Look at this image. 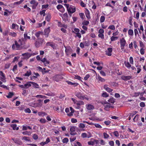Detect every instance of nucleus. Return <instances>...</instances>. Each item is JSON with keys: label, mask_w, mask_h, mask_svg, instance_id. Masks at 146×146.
<instances>
[{"label": "nucleus", "mask_w": 146, "mask_h": 146, "mask_svg": "<svg viewBox=\"0 0 146 146\" xmlns=\"http://www.w3.org/2000/svg\"><path fill=\"white\" fill-rule=\"evenodd\" d=\"M71 121L72 123H76L77 122V119L75 118H72L71 119Z\"/></svg>", "instance_id": "obj_64"}, {"label": "nucleus", "mask_w": 146, "mask_h": 146, "mask_svg": "<svg viewBox=\"0 0 146 146\" xmlns=\"http://www.w3.org/2000/svg\"><path fill=\"white\" fill-rule=\"evenodd\" d=\"M105 20V17L104 16H102L101 17L100 19V21L101 23H103V22Z\"/></svg>", "instance_id": "obj_39"}, {"label": "nucleus", "mask_w": 146, "mask_h": 146, "mask_svg": "<svg viewBox=\"0 0 146 146\" xmlns=\"http://www.w3.org/2000/svg\"><path fill=\"white\" fill-rule=\"evenodd\" d=\"M89 23L88 21H84L83 22H82V24L84 25H88Z\"/></svg>", "instance_id": "obj_57"}, {"label": "nucleus", "mask_w": 146, "mask_h": 146, "mask_svg": "<svg viewBox=\"0 0 146 146\" xmlns=\"http://www.w3.org/2000/svg\"><path fill=\"white\" fill-rule=\"evenodd\" d=\"M63 20L65 21L68 20V16L67 13H65L62 17Z\"/></svg>", "instance_id": "obj_14"}, {"label": "nucleus", "mask_w": 146, "mask_h": 146, "mask_svg": "<svg viewBox=\"0 0 146 146\" xmlns=\"http://www.w3.org/2000/svg\"><path fill=\"white\" fill-rule=\"evenodd\" d=\"M58 26L61 27V28H64L65 29H66L67 27V25L62 24L61 23L59 22H58Z\"/></svg>", "instance_id": "obj_15"}, {"label": "nucleus", "mask_w": 146, "mask_h": 146, "mask_svg": "<svg viewBox=\"0 0 146 146\" xmlns=\"http://www.w3.org/2000/svg\"><path fill=\"white\" fill-rule=\"evenodd\" d=\"M120 47L121 49L122 50L124 48V47L126 44V42L124 38L120 40Z\"/></svg>", "instance_id": "obj_5"}, {"label": "nucleus", "mask_w": 146, "mask_h": 146, "mask_svg": "<svg viewBox=\"0 0 146 146\" xmlns=\"http://www.w3.org/2000/svg\"><path fill=\"white\" fill-rule=\"evenodd\" d=\"M64 5L66 7L68 12L73 13L75 12L76 8L75 7L66 4H64Z\"/></svg>", "instance_id": "obj_3"}, {"label": "nucleus", "mask_w": 146, "mask_h": 146, "mask_svg": "<svg viewBox=\"0 0 146 146\" xmlns=\"http://www.w3.org/2000/svg\"><path fill=\"white\" fill-rule=\"evenodd\" d=\"M98 36L102 39L104 38V35L103 34H99L98 35Z\"/></svg>", "instance_id": "obj_56"}, {"label": "nucleus", "mask_w": 146, "mask_h": 146, "mask_svg": "<svg viewBox=\"0 0 146 146\" xmlns=\"http://www.w3.org/2000/svg\"><path fill=\"white\" fill-rule=\"evenodd\" d=\"M30 3L33 5L32 6V8L33 9L36 8L38 4V2L36 1L35 0H32L30 2Z\"/></svg>", "instance_id": "obj_9"}, {"label": "nucleus", "mask_w": 146, "mask_h": 146, "mask_svg": "<svg viewBox=\"0 0 146 146\" xmlns=\"http://www.w3.org/2000/svg\"><path fill=\"white\" fill-rule=\"evenodd\" d=\"M11 127L13 128L14 130L16 129L18 130L19 129V127H17V125L16 124H13L11 125Z\"/></svg>", "instance_id": "obj_28"}, {"label": "nucleus", "mask_w": 146, "mask_h": 146, "mask_svg": "<svg viewBox=\"0 0 146 146\" xmlns=\"http://www.w3.org/2000/svg\"><path fill=\"white\" fill-rule=\"evenodd\" d=\"M28 129H29L31 130L32 129V128L30 126H23V129H22L23 130H26Z\"/></svg>", "instance_id": "obj_30"}, {"label": "nucleus", "mask_w": 146, "mask_h": 146, "mask_svg": "<svg viewBox=\"0 0 146 146\" xmlns=\"http://www.w3.org/2000/svg\"><path fill=\"white\" fill-rule=\"evenodd\" d=\"M113 134L115 136L117 137H118L119 135V133L117 131H114L113 132Z\"/></svg>", "instance_id": "obj_58"}, {"label": "nucleus", "mask_w": 146, "mask_h": 146, "mask_svg": "<svg viewBox=\"0 0 146 146\" xmlns=\"http://www.w3.org/2000/svg\"><path fill=\"white\" fill-rule=\"evenodd\" d=\"M23 140H25L26 141H30L29 138L28 137L24 136L23 137L22 139Z\"/></svg>", "instance_id": "obj_32"}, {"label": "nucleus", "mask_w": 146, "mask_h": 146, "mask_svg": "<svg viewBox=\"0 0 146 146\" xmlns=\"http://www.w3.org/2000/svg\"><path fill=\"white\" fill-rule=\"evenodd\" d=\"M86 108L88 110L91 111L93 110L94 109V108L93 105L90 104H88L86 105Z\"/></svg>", "instance_id": "obj_7"}, {"label": "nucleus", "mask_w": 146, "mask_h": 146, "mask_svg": "<svg viewBox=\"0 0 146 146\" xmlns=\"http://www.w3.org/2000/svg\"><path fill=\"white\" fill-rule=\"evenodd\" d=\"M118 38V37H117L116 36H112L111 37V41H114L116 40H117Z\"/></svg>", "instance_id": "obj_37"}, {"label": "nucleus", "mask_w": 146, "mask_h": 146, "mask_svg": "<svg viewBox=\"0 0 146 146\" xmlns=\"http://www.w3.org/2000/svg\"><path fill=\"white\" fill-rule=\"evenodd\" d=\"M39 41V40H38V39H37V40L35 42V45L37 47H39L41 44V43Z\"/></svg>", "instance_id": "obj_21"}, {"label": "nucleus", "mask_w": 146, "mask_h": 146, "mask_svg": "<svg viewBox=\"0 0 146 146\" xmlns=\"http://www.w3.org/2000/svg\"><path fill=\"white\" fill-rule=\"evenodd\" d=\"M22 133L24 135H30L31 134L30 132H28L27 131H24L22 132Z\"/></svg>", "instance_id": "obj_48"}, {"label": "nucleus", "mask_w": 146, "mask_h": 146, "mask_svg": "<svg viewBox=\"0 0 146 146\" xmlns=\"http://www.w3.org/2000/svg\"><path fill=\"white\" fill-rule=\"evenodd\" d=\"M112 52V48H108L106 51V54L108 56H110L111 55V53Z\"/></svg>", "instance_id": "obj_8"}, {"label": "nucleus", "mask_w": 146, "mask_h": 146, "mask_svg": "<svg viewBox=\"0 0 146 146\" xmlns=\"http://www.w3.org/2000/svg\"><path fill=\"white\" fill-rule=\"evenodd\" d=\"M51 19V15L49 14H47L45 17V20L47 21H49Z\"/></svg>", "instance_id": "obj_23"}, {"label": "nucleus", "mask_w": 146, "mask_h": 146, "mask_svg": "<svg viewBox=\"0 0 146 146\" xmlns=\"http://www.w3.org/2000/svg\"><path fill=\"white\" fill-rule=\"evenodd\" d=\"M71 99L73 102L74 104L76 105V106H75V108L77 109H80V106L84 104V102L82 101H77L73 98H72Z\"/></svg>", "instance_id": "obj_2"}, {"label": "nucleus", "mask_w": 146, "mask_h": 146, "mask_svg": "<svg viewBox=\"0 0 146 146\" xmlns=\"http://www.w3.org/2000/svg\"><path fill=\"white\" fill-rule=\"evenodd\" d=\"M41 61L43 62L45 65L48 64L49 63V61L46 60V59L45 58H44L42 59L41 60Z\"/></svg>", "instance_id": "obj_19"}, {"label": "nucleus", "mask_w": 146, "mask_h": 146, "mask_svg": "<svg viewBox=\"0 0 146 146\" xmlns=\"http://www.w3.org/2000/svg\"><path fill=\"white\" fill-rule=\"evenodd\" d=\"M98 79L99 81L102 82H104L105 81V80L104 78H102L99 75L98 76Z\"/></svg>", "instance_id": "obj_31"}, {"label": "nucleus", "mask_w": 146, "mask_h": 146, "mask_svg": "<svg viewBox=\"0 0 146 146\" xmlns=\"http://www.w3.org/2000/svg\"><path fill=\"white\" fill-rule=\"evenodd\" d=\"M45 94L49 96H54L55 95V94L54 93L51 92L48 93L46 94Z\"/></svg>", "instance_id": "obj_49"}, {"label": "nucleus", "mask_w": 146, "mask_h": 146, "mask_svg": "<svg viewBox=\"0 0 146 146\" xmlns=\"http://www.w3.org/2000/svg\"><path fill=\"white\" fill-rule=\"evenodd\" d=\"M9 35L14 37H15L17 36L16 33L14 32H9Z\"/></svg>", "instance_id": "obj_27"}, {"label": "nucleus", "mask_w": 146, "mask_h": 146, "mask_svg": "<svg viewBox=\"0 0 146 146\" xmlns=\"http://www.w3.org/2000/svg\"><path fill=\"white\" fill-rule=\"evenodd\" d=\"M75 95L78 98L81 100L86 99L87 100H88V98L85 96L83 95V93L80 92H77L75 93Z\"/></svg>", "instance_id": "obj_4"}, {"label": "nucleus", "mask_w": 146, "mask_h": 146, "mask_svg": "<svg viewBox=\"0 0 146 146\" xmlns=\"http://www.w3.org/2000/svg\"><path fill=\"white\" fill-rule=\"evenodd\" d=\"M103 135L104 136V138L105 139L108 138L109 137V135L107 133L105 132L104 133Z\"/></svg>", "instance_id": "obj_45"}, {"label": "nucleus", "mask_w": 146, "mask_h": 146, "mask_svg": "<svg viewBox=\"0 0 146 146\" xmlns=\"http://www.w3.org/2000/svg\"><path fill=\"white\" fill-rule=\"evenodd\" d=\"M66 82L68 83V84L71 85H74V86H76L78 84V83L72 82L69 81H66Z\"/></svg>", "instance_id": "obj_17"}, {"label": "nucleus", "mask_w": 146, "mask_h": 146, "mask_svg": "<svg viewBox=\"0 0 146 146\" xmlns=\"http://www.w3.org/2000/svg\"><path fill=\"white\" fill-rule=\"evenodd\" d=\"M13 95V93L12 92H9L6 97L8 98H11Z\"/></svg>", "instance_id": "obj_38"}, {"label": "nucleus", "mask_w": 146, "mask_h": 146, "mask_svg": "<svg viewBox=\"0 0 146 146\" xmlns=\"http://www.w3.org/2000/svg\"><path fill=\"white\" fill-rule=\"evenodd\" d=\"M45 10H43L41 11H40V14L41 15H43V16H44L45 15Z\"/></svg>", "instance_id": "obj_61"}, {"label": "nucleus", "mask_w": 146, "mask_h": 146, "mask_svg": "<svg viewBox=\"0 0 146 146\" xmlns=\"http://www.w3.org/2000/svg\"><path fill=\"white\" fill-rule=\"evenodd\" d=\"M128 33L129 35L133 36V31L132 29H129L128 31Z\"/></svg>", "instance_id": "obj_40"}, {"label": "nucleus", "mask_w": 146, "mask_h": 146, "mask_svg": "<svg viewBox=\"0 0 146 146\" xmlns=\"http://www.w3.org/2000/svg\"><path fill=\"white\" fill-rule=\"evenodd\" d=\"M78 126H79V127L80 128H84L85 127V125L83 123H80L79 124Z\"/></svg>", "instance_id": "obj_41"}, {"label": "nucleus", "mask_w": 146, "mask_h": 146, "mask_svg": "<svg viewBox=\"0 0 146 146\" xmlns=\"http://www.w3.org/2000/svg\"><path fill=\"white\" fill-rule=\"evenodd\" d=\"M1 73V76L0 77V80L4 82H5L6 81L5 74L3 73L2 71H0Z\"/></svg>", "instance_id": "obj_12"}, {"label": "nucleus", "mask_w": 146, "mask_h": 146, "mask_svg": "<svg viewBox=\"0 0 146 146\" xmlns=\"http://www.w3.org/2000/svg\"><path fill=\"white\" fill-rule=\"evenodd\" d=\"M108 29H111L112 30H114L115 29V27L113 25H111L109 26Z\"/></svg>", "instance_id": "obj_50"}, {"label": "nucleus", "mask_w": 146, "mask_h": 146, "mask_svg": "<svg viewBox=\"0 0 146 146\" xmlns=\"http://www.w3.org/2000/svg\"><path fill=\"white\" fill-rule=\"evenodd\" d=\"M19 26L18 25L15 24L13 23L12 25V28L13 29H18L19 28Z\"/></svg>", "instance_id": "obj_33"}, {"label": "nucleus", "mask_w": 146, "mask_h": 146, "mask_svg": "<svg viewBox=\"0 0 146 146\" xmlns=\"http://www.w3.org/2000/svg\"><path fill=\"white\" fill-rule=\"evenodd\" d=\"M40 122H41V123H46V119H45L43 118H41L40 120Z\"/></svg>", "instance_id": "obj_53"}, {"label": "nucleus", "mask_w": 146, "mask_h": 146, "mask_svg": "<svg viewBox=\"0 0 146 146\" xmlns=\"http://www.w3.org/2000/svg\"><path fill=\"white\" fill-rule=\"evenodd\" d=\"M24 1V0H21L19 1L15 2L14 3V5L15 4L19 5L22 3Z\"/></svg>", "instance_id": "obj_47"}, {"label": "nucleus", "mask_w": 146, "mask_h": 146, "mask_svg": "<svg viewBox=\"0 0 146 146\" xmlns=\"http://www.w3.org/2000/svg\"><path fill=\"white\" fill-rule=\"evenodd\" d=\"M68 141V138L66 137L64 138L62 140V142L64 143H66Z\"/></svg>", "instance_id": "obj_46"}, {"label": "nucleus", "mask_w": 146, "mask_h": 146, "mask_svg": "<svg viewBox=\"0 0 146 146\" xmlns=\"http://www.w3.org/2000/svg\"><path fill=\"white\" fill-rule=\"evenodd\" d=\"M24 37L25 39H30V37L28 36L27 33H25L24 34Z\"/></svg>", "instance_id": "obj_63"}, {"label": "nucleus", "mask_w": 146, "mask_h": 146, "mask_svg": "<svg viewBox=\"0 0 146 146\" xmlns=\"http://www.w3.org/2000/svg\"><path fill=\"white\" fill-rule=\"evenodd\" d=\"M89 14L90 13L89 11L87 10V12L86 13V17L88 19L90 18V17Z\"/></svg>", "instance_id": "obj_51"}, {"label": "nucleus", "mask_w": 146, "mask_h": 146, "mask_svg": "<svg viewBox=\"0 0 146 146\" xmlns=\"http://www.w3.org/2000/svg\"><path fill=\"white\" fill-rule=\"evenodd\" d=\"M139 117V115L138 114H137L133 119L134 121L135 122H137L138 121Z\"/></svg>", "instance_id": "obj_24"}, {"label": "nucleus", "mask_w": 146, "mask_h": 146, "mask_svg": "<svg viewBox=\"0 0 146 146\" xmlns=\"http://www.w3.org/2000/svg\"><path fill=\"white\" fill-rule=\"evenodd\" d=\"M38 115L42 117H43L47 115L46 113L43 112H39L38 113Z\"/></svg>", "instance_id": "obj_25"}, {"label": "nucleus", "mask_w": 146, "mask_h": 146, "mask_svg": "<svg viewBox=\"0 0 146 146\" xmlns=\"http://www.w3.org/2000/svg\"><path fill=\"white\" fill-rule=\"evenodd\" d=\"M132 76H126L125 75H122L121 76V79L124 80H130Z\"/></svg>", "instance_id": "obj_10"}, {"label": "nucleus", "mask_w": 146, "mask_h": 146, "mask_svg": "<svg viewBox=\"0 0 146 146\" xmlns=\"http://www.w3.org/2000/svg\"><path fill=\"white\" fill-rule=\"evenodd\" d=\"M31 85L29 83H28L24 84V88H27L31 86Z\"/></svg>", "instance_id": "obj_44"}, {"label": "nucleus", "mask_w": 146, "mask_h": 146, "mask_svg": "<svg viewBox=\"0 0 146 146\" xmlns=\"http://www.w3.org/2000/svg\"><path fill=\"white\" fill-rule=\"evenodd\" d=\"M109 94L106 92H104L102 94V96L103 97L106 98L109 96Z\"/></svg>", "instance_id": "obj_29"}, {"label": "nucleus", "mask_w": 146, "mask_h": 146, "mask_svg": "<svg viewBox=\"0 0 146 146\" xmlns=\"http://www.w3.org/2000/svg\"><path fill=\"white\" fill-rule=\"evenodd\" d=\"M31 54L28 53H24L22 54V56H24V59H28L31 56Z\"/></svg>", "instance_id": "obj_11"}, {"label": "nucleus", "mask_w": 146, "mask_h": 146, "mask_svg": "<svg viewBox=\"0 0 146 146\" xmlns=\"http://www.w3.org/2000/svg\"><path fill=\"white\" fill-rule=\"evenodd\" d=\"M46 44L47 46H50L54 49L55 48H56L54 44L51 42H47Z\"/></svg>", "instance_id": "obj_20"}, {"label": "nucleus", "mask_w": 146, "mask_h": 146, "mask_svg": "<svg viewBox=\"0 0 146 146\" xmlns=\"http://www.w3.org/2000/svg\"><path fill=\"white\" fill-rule=\"evenodd\" d=\"M22 44V41L21 39H19L18 41L15 40V43L12 45V49L16 50H21L22 49L21 46Z\"/></svg>", "instance_id": "obj_1"}, {"label": "nucleus", "mask_w": 146, "mask_h": 146, "mask_svg": "<svg viewBox=\"0 0 146 146\" xmlns=\"http://www.w3.org/2000/svg\"><path fill=\"white\" fill-rule=\"evenodd\" d=\"M124 63L125 66L128 68H129L131 67V65L128 62L125 61Z\"/></svg>", "instance_id": "obj_22"}, {"label": "nucleus", "mask_w": 146, "mask_h": 146, "mask_svg": "<svg viewBox=\"0 0 146 146\" xmlns=\"http://www.w3.org/2000/svg\"><path fill=\"white\" fill-rule=\"evenodd\" d=\"M88 144L90 145H93L94 144V140L93 141H90L88 142Z\"/></svg>", "instance_id": "obj_54"}, {"label": "nucleus", "mask_w": 146, "mask_h": 146, "mask_svg": "<svg viewBox=\"0 0 146 146\" xmlns=\"http://www.w3.org/2000/svg\"><path fill=\"white\" fill-rule=\"evenodd\" d=\"M79 15L81 18L82 19H83L84 18V17L85 16L84 13H79Z\"/></svg>", "instance_id": "obj_62"}, {"label": "nucleus", "mask_w": 146, "mask_h": 146, "mask_svg": "<svg viewBox=\"0 0 146 146\" xmlns=\"http://www.w3.org/2000/svg\"><path fill=\"white\" fill-rule=\"evenodd\" d=\"M50 27H48L47 28L45 29L44 31V35L46 36V37H47L48 36V35L50 33Z\"/></svg>", "instance_id": "obj_13"}, {"label": "nucleus", "mask_w": 146, "mask_h": 146, "mask_svg": "<svg viewBox=\"0 0 146 146\" xmlns=\"http://www.w3.org/2000/svg\"><path fill=\"white\" fill-rule=\"evenodd\" d=\"M129 61L131 64H133V58L131 56L129 58Z\"/></svg>", "instance_id": "obj_52"}, {"label": "nucleus", "mask_w": 146, "mask_h": 146, "mask_svg": "<svg viewBox=\"0 0 146 146\" xmlns=\"http://www.w3.org/2000/svg\"><path fill=\"white\" fill-rule=\"evenodd\" d=\"M104 109L106 111H108L110 108L113 107L110 104L106 105H104Z\"/></svg>", "instance_id": "obj_16"}, {"label": "nucleus", "mask_w": 146, "mask_h": 146, "mask_svg": "<svg viewBox=\"0 0 146 146\" xmlns=\"http://www.w3.org/2000/svg\"><path fill=\"white\" fill-rule=\"evenodd\" d=\"M31 74V72L30 70L27 71L26 73L25 74L24 76H29Z\"/></svg>", "instance_id": "obj_26"}, {"label": "nucleus", "mask_w": 146, "mask_h": 146, "mask_svg": "<svg viewBox=\"0 0 146 146\" xmlns=\"http://www.w3.org/2000/svg\"><path fill=\"white\" fill-rule=\"evenodd\" d=\"M104 88L108 92H110L113 91V90L108 87V85H105L104 86Z\"/></svg>", "instance_id": "obj_18"}, {"label": "nucleus", "mask_w": 146, "mask_h": 146, "mask_svg": "<svg viewBox=\"0 0 146 146\" xmlns=\"http://www.w3.org/2000/svg\"><path fill=\"white\" fill-rule=\"evenodd\" d=\"M33 139L35 140L37 139H38V136L36 134H34L33 135Z\"/></svg>", "instance_id": "obj_55"}, {"label": "nucleus", "mask_w": 146, "mask_h": 146, "mask_svg": "<svg viewBox=\"0 0 146 146\" xmlns=\"http://www.w3.org/2000/svg\"><path fill=\"white\" fill-rule=\"evenodd\" d=\"M94 125L96 127L98 128H102V126L100 125L98 123H95L94 124Z\"/></svg>", "instance_id": "obj_42"}, {"label": "nucleus", "mask_w": 146, "mask_h": 146, "mask_svg": "<svg viewBox=\"0 0 146 146\" xmlns=\"http://www.w3.org/2000/svg\"><path fill=\"white\" fill-rule=\"evenodd\" d=\"M63 77L60 75H56L53 77V79L57 82H58L63 79Z\"/></svg>", "instance_id": "obj_6"}, {"label": "nucleus", "mask_w": 146, "mask_h": 146, "mask_svg": "<svg viewBox=\"0 0 146 146\" xmlns=\"http://www.w3.org/2000/svg\"><path fill=\"white\" fill-rule=\"evenodd\" d=\"M42 33L41 31H38L35 33V35L36 37L38 38L40 35L42 34Z\"/></svg>", "instance_id": "obj_43"}, {"label": "nucleus", "mask_w": 146, "mask_h": 146, "mask_svg": "<svg viewBox=\"0 0 146 146\" xmlns=\"http://www.w3.org/2000/svg\"><path fill=\"white\" fill-rule=\"evenodd\" d=\"M108 102L109 103H110L112 104H113L115 102V99L113 98H110L108 100Z\"/></svg>", "instance_id": "obj_35"}, {"label": "nucleus", "mask_w": 146, "mask_h": 146, "mask_svg": "<svg viewBox=\"0 0 146 146\" xmlns=\"http://www.w3.org/2000/svg\"><path fill=\"white\" fill-rule=\"evenodd\" d=\"M42 104H41V103H37L35 104V107H40L42 106Z\"/></svg>", "instance_id": "obj_34"}, {"label": "nucleus", "mask_w": 146, "mask_h": 146, "mask_svg": "<svg viewBox=\"0 0 146 146\" xmlns=\"http://www.w3.org/2000/svg\"><path fill=\"white\" fill-rule=\"evenodd\" d=\"M63 7V6L61 5H59L57 6V9L58 10H60V9H62Z\"/></svg>", "instance_id": "obj_60"}, {"label": "nucleus", "mask_w": 146, "mask_h": 146, "mask_svg": "<svg viewBox=\"0 0 146 146\" xmlns=\"http://www.w3.org/2000/svg\"><path fill=\"white\" fill-rule=\"evenodd\" d=\"M30 83L32 84L35 87L37 88H38V84L33 82H30Z\"/></svg>", "instance_id": "obj_36"}, {"label": "nucleus", "mask_w": 146, "mask_h": 146, "mask_svg": "<svg viewBox=\"0 0 146 146\" xmlns=\"http://www.w3.org/2000/svg\"><path fill=\"white\" fill-rule=\"evenodd\" d=\"M70 132H74L75 131V128L73 126L71 127L70 129Z\"/></svg>", "instance_id": "obj_59"}]
</instances>
